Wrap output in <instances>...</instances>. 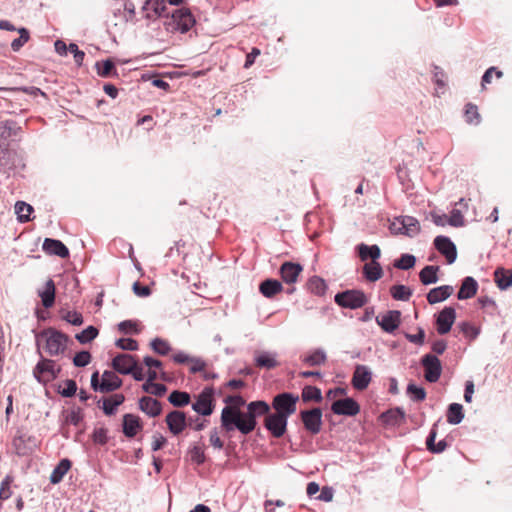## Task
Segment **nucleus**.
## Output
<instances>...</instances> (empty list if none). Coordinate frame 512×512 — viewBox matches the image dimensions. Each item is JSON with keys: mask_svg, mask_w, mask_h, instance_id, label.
<instances>
[{"mask_svg": "<svg viewBox=\"0 0 512 512\" xmlns=\"http://www.w3.org/2000/svg\"><path fill=\"white\" fill-rule=\"evenodd\" d=\"M390 292L395 300L400 301H408L412 295V290L402 284L392 286Z\"/></svg>", "mask_w": 512, "mask_h": 512, "instance_id": "a19ab883", "label": "nucleus"}, {"mask_svg": "<svg viewBox=\"0 0 512 512\" xmlns=\"http://www.w3.org/2000/svg\"><path fill=\"white\" fill-rule=\"evenodd\" d=\"M269 413L270 406L262 400L250 402L246 412L237 408L224 407L221 412V427L226 433L237 429L247 435L256 428V418L262 415L267 416Z\"/></svg>", "mask_w": 512, "mask_h": 512, "instance_id": "f257e3e1", "label": "nucleus"}, {"mask_svg": "<svg viewBox=\"0 0 512 512\" xmlns=\"http://www.w3.org/2000/svg\"><path fill=\"white\" fill-rule=\"evenodd\" d=\"M77 391V384L74 380L68 379L65 381V387L62 390H59V393L63 397H72L75 395Z\"/></svg>", "mask_w": 512, "mask_h": 512, "instance_id": "052dcab7", "label": "nucleus"}, {"mask_svg": "<svg viewBox=\"0 0 512 512\" xmlns=\"http://www.w3.org/2000/svg\"><path fill=\"white\" fill-rule=\"evenodd\" d=\"M438 266L428 265L425 266L419 273L420 281L423 285L434 284L438 281L437 272Z\"/></svg>", "mask_w": 512, "mask_h": 512, "instance_id": "f704fd0d", "label": "nucleus"}, {"mask_svg": "<svg viewBox=\"0 0 512 512\" xmlns=\"http://www.w3.org/2000/svg\"><path fill=\"white\" fill-rule=\"evenodd\" d=\"M92 439L96 444L105 445L108 441L107 429L100 427L93 431Z\"/></svg>", "mask_w": 512, "mask_h": 512, "instance_id": "13d9d810", "label": "nucleus"}, {"mask_svg": "<svg viewBox=\"0 0 512 512\" xmlns=\"http://www.w3.org/2000/svg\"><path fill=\"white\" fill-rule=\"evenodd\" d=\"M283 286L281 282L276 279H266L262 281L259 285V291L266 298H272L279 292H281Z\"/></svg>", "mask_w": 512, "mask_h": 512, "instance_id": "cd10ccee", "label": "nucleus"}, {"mask_svg": "<svg viewBox=\"0 0 512 512\" xmlns=\"http://www.w3.org/2000/svg\"><path fill=\"white\" fill-rule=\"evenodd\" d=\"M191 364L190 366V372L195 374L197 372H201L205 369L206 363L201 358L197 357H191V360L189 361Z\"/></svg>", "mask_w": 512, "mask_h": 512, "instance_id": "338daca9", "label": "nucleus"}, {"mask_svg": "<svg viewBox=\"0 0 512 512\" xmlns=\"http://www.w3.org/2000/svg\"><path fill=\"white\" fill-rule=\"evenodd\" d=\"M331 410L337 415L355 416L359 413L360 406L354 399L347 397L334 401Z\"/></svg>", "mask_w": 512, "mask_h": 512, "instance_id": "2eb2a0df", "label": "nucleus"}, {"mask_svg": "<svg viewBox=\"0 0 512 512\" xmlns=\"http://www.w3.org/2000/svg\"><path fill=\"white\" fill-rule=\"evenodd\" d=\"M146 5H151V9L157 16L163 15L166 10L165 0H146Z\"/></svg>", "mask_w": 512, "mask_h": 512, "instance_id": "680f3d73", "label": "nucleus"}, {"mask_svg": "<svg viewBox=\"0 0 512 512\" xmlns=\"http://www.w3.org/2000/svg\"><path fill=\"white\" fill-rule=\"evenodd\" d=\"M70 338L67 334L56 330L55 328H47L42 330L36 336L37 347H40L41 342L45 343V351L50 356H57L63 354L67 348Z\"/></svg>", "mask_w": 512, "mask_h": 512, "instance_id": "f03ea898", "label": "nucleus"}, {"mask_svg": "<svg viewBox=\"0 0 512 512\" xmlns=\"http://www.w3.org/2000/svg\"><path fill=\"white\" fill-rule=\"evenodd\" d=\"M116 346L122 350L135 351L138 349V343L132 338H121L116 341Z\"/></svg>", "mask_w": 512, "mask_h": 512, "instance_id": "4d7b16f0", "label": "nucleus"}, {"mask_svg": "<svg viewBox=\"0 0 512 512\" xmlns=\"http://www.w3.org/2000/svg\"><path fill=\"white\" fill-rule=\"evenodd\" d=\"M372 374L370 369L365 365H356L352 377V385L357 390H364L371 382Z\"/></svg>", "mask_w": 512, "mask_h": 512, "instance_id": "aec40b11", "label": "nucleus"}, {"mask_svg": "<svg viewBox=\"0 0 512 512\" xmlns=\"http://www.w3.org/2000/svg\"><path fill=\"white\" fill-rule=\"evenodd\" d=\"M20 36L14 39L11 43V48L13 51H19L29 40V31L26 28H19L17 30Z\"/></svg>", "mask_w": 512, "mask_h": 512, "instance_id": "3c124183", "label": "nucleus"}, {"mask_svg": "<svg viewBox=\"0 0 512 512\" xmlns=\"http://www.w3.org/2000/svg\"><path fill=\"white\" fill-rule=\"evenodd\" d=\"M12 445L17 455L25 456L34 450L36 442L34 437L22 434L13 439Z\"/></svg>", "mask_w": 512, "mask_h": 512, "instance_id": "412c9836", "label": "nucleus"}, {"mask_svg": "<svg viewBox=\"0 0 512 512\" xmlns=\"http://www.w3.org/2000/svg\"><path fill=\"white\" fill-rule=\"evenodd\" d=\"M152 349L160 354V355H167L171 351V346L166 340H163L161 338H155L151 342Z\"/></svg>", "mask_w": 512, "mask_h": 512, "instance_id": "603ef678", "label": "nucleus"}, {"mask_svg": "<svg viewBox=\"0 0 512 512\" xmlns=\"http://www.w3.org/2000/svg\"><path fill=\"white\" fill-rule=\"evenodd\" d=\"M464 419L463 407L461 404L452 403L447 410V422L452 425H457Z\"/></svg>", "mask_w": 512, "mask_h": 512, "instance_id": "e433bc0d", "label": "nucleus"}, {"mask_svg": "<svg viewBox=\"0 0 512 512\" xmlns=\"http://www.w3.org/2000/svg\"><path fill=\"white\" fill-rule=\"evenodd\" d=\"M21 132V127L14 120L0 122V150L8 151L10 140H14Z\"/></svg>", "mask_w": 512, "mask_h": 512, "instance_id": "1a4fd4ad", "label": "nucleus"}, {"mask_svg": "<svg viewBox=\"0 0 512 512\" xmlns=\"http://www.w3.org/2000/svg\"><path fill=\"white\" fill-rule=\"evenodd\" d=\"M122 385V380L112 371H104L99 382V372L95 371L91 376V387L101 393L112 392Z\"/></svg>", "mask_w": 512, "mask_h": 512, "instance_id": "20e7f679", "label": "nucleus"}, {"mask_svg": "<svg viewBox=\"0 0 512 512\" xmlns=\"http://www.w3.org/2000/svg\"><path fill=\"white\" fill-rule=\"evenodd\" d=\"M60 367L56 366L54 360L43 358L35 366L33 370L34 377L40 383H47L57 378Z\"/></svg>", "mask_w": 512, "mask_h": 512, "instance_id": "0eeeda50", "label": "nucleus"}, {"mask_svg": "<svg viewBox=\"0 0 512 512\" xmlns=\"http://www.w3.org/2000/svg\"><path fill=\"white\" fill-rule=\"evenodd\" d=\"M288 418L278 413H269L264 420L265 428L275 437H282L287 428Z\"/></svg>", "mask_w": 512, "mask_h": 512, "instance_id": "f8f14e48", "label": "nucleus"}, {"mask_svg": "<svg viewBox=\"0 0 512 512\" xmlns=\"http://www.w3.org/2000/svg\"><path fill=\"white\" fill-rule=\"evenodd\" d=\"M389 228L394 234H404L409 237H414L420 231V224L418 220L412 216H400L394 219Z\"/></svg>", "mask_w": 512, "mask_h": 512, "instance_id": "39448f33", "label": "nucleus"}, {"mask_svg": "<svg viewBox=\"0 0 512 512\" xmlns=\"http://www.w3.org/2000/svg\"><path fill=\"white\" fill-rule=\"evenodd\" d=\"M434 246L443 256H445L448 264L455 262L457 258V249L449 237L442 235L437 236L434 239Z\"/></svg>", "mask_w": 512, "mask_h": 512, "instance_id": "4468645a", "label": "nucleus"}, {"mask_svg": "<svg viewBox=\"0 0 512 512\" xmlns=\"http://www.w3.org/2000/svg\"><path fill=\"white\" fill-rule=\"evenodd\" d=\"M407 393L411 396L414 401H423L426 397V391L422 387H418L413 383L407 386Z\"/></svg>", "mask_w": 512, "mask_h": 512, "instance_id": "5fc2aeb1", "label": "nucleus"}, {"mask_svg": "<svg viewBox=\"0 0 512 512\" xmlns=\"http://www.w3.org/2000/svg\"><path fill=\"white\" fill-rule=\"evenodd\" d=\"M136 363L137 361L134 356L130 354H119L112 360V367L120 374L128 375L133 372Z\"/></svg>", "mask_w": 512, "mask_h": 512, "instance_id": "6ab92c4d", "label": "nucleus"}, {"mask_svg": "<svg viewBox=\"0 0 512 512\" xmlns=\"http://www.w3.org/2000/svg\"><path fill=\"white\" fill-rule=\"evenodd\" d=\"M125 398L122 394H114L103 401V412L108 415H114L118 406L124 402Z\"/></svg>", "mask_w": 512, "mask_h": 512, "instance_id": "473e14b6", "label": "nucleus"}, {"mask_svg": "<svg viewBox=\"0 0 512 512\" xmlns=\"http://www.w3.org/2000/svg\"><path fill=\"white\" fill-rule=\"evenodd\" d=\"M190 394L184 391L174 390L170 393L168 401L175 407H183L190 403Z\"/></svg>", "mask_w": 512, "mask_h": 512, "instance_id": "4c0bfd02", "label": "nucleus"}, {"mask_svg": "<svg viewBox=\"0 0 512 512\" xmlns=\"http://www.w3.org/2000/svg\"><path fill=\"white\" fill-rule=\"evenodd\" d=\"M382 417L386 423L396 425L404 421L405 412L401 408H395L384 413Z\"/></svg>", "mask_w": 512, "mask_h": 512, "instance_id": "79ce46f5", "label": "nucleus"}, {"mask_svg": "<svg viewBox=\"0 0 512 512\" xmlns=\"http://www.w3.org/2000/svg\"><path fill=\"white\" fill-rule=\"evenodd\" d=\"M11 478L7 476L1 483L0 488V499L6 500L11 496V490H10V484H11Z\"/></svg>", "mask_w": 512, "mask_h": 512, "instance_id": "774afa93", "label": "nucleus"}, {"mask_svg": "<svg viewBox=\"0 0 512 512\" xmlns=\"http://www.w3.org/2000/svg\"><path fill=\"white\" fill-rule=\"evenodd\" d=\"M298 400L299 397L297 395L283 392L273 398L272 407L276 411L275 413L285 415L286 418H289L290 415L295 413Z\"/></svg>", "mask_w": 512, "mask_h": 512, "instance_id": "423d86ee", "label": "nucleus"}, {"mask_svg": "<svg viewBox=\"0 0 512 512\" xmlns=\"http://www.w3.org/2000/svg\"><path fill=\"white\" fill-rule=\"evenodd\" d=\"M33 212V207L23 201H18L15 204V213L17 214L18 221L25 223L31 220L30 214Z\"/></svg>", "mask_w": 512, "mask_h": 512, "instance_id": "58836bf2", "label": "nucleus"}, {"mask_svg": "<svg viewBox=\"0 0 512 512\" xmlns=\"http://www.w3.org/2000/svg\"><path fill=\"white\" fill-rule=\"evenodd\" d=\"M454 289L450 285H443L433 288L427 294V301L429 304H436L449 298Z\"/></svg>", "mask_w": 512, "mask_h": 512, "instance_id": "bb28decb", "label": "nucleus"}, {"mask_svg": "<svg viewBox=\"0 0 512 512\" xmlns=\"http://www.w3.org/2000/svg\"><path fill=\"white\" fill-rule=\"evenodd\" d=\"M416 257L412 254H402L401 257L394 261V267L401 270H409L415 266Z\"/></svg>", "mask_w": 512, "mask_h": 512, "instance_id": "a18cd8bd", "label": "nucleus"}, {"mask_svg": "<svg viewBox=\"0 0 512 512\" xmlns=\"http://www.w3.org/2000/svg\"><path fill=\"white\" fill-rule=\"evenodd\" d=\"M139 408L150 417H157L162 412L161 403L148 396H144L139 400Z\"/></svg>", "mask_w": 512, "mask_h": 512, "instance_id": "393cba45", "label": "nucleus"}, {"mask_svg": "<svg viewBox=\"0 0 512 512\" xmlns=\"http://www.w3.org/2000/svg\"><path fill=\"white\" fill-rule=\"evenodd\" d=\"M421 365L424 368V377L426 381L435 383L439 380L442 372V365L436 355L425 354L421 358Z\"/></svg>", "mask_w": 512, "mask_h": 512, "instance_id": "6e6552de", "label": "nucleus"}, {"mask_svg": "<svg viewBox=\"0 0 512 512\" xmlns=\"http://www.w3.org/2000/svg\"><path fill=\"white\" fill-rule=\"evenodd\" d=\"M118 329L120 332L128 334V333H138L137 324L131 320H125L118 324Z\"/></svg>", "mask_w": 512, "mask_h": 512, "instance_id": "e2e57ef3", "label": "nucleus"}, {"mask_svg": "<svg viewBox=\"0 0 512 512\" xmlns=\"http://www.w3.org/2000/svg\"><path fill=\"white\" fill-rule=\"evenodd\" d=\"M455 318L456 312L452 307H445L441 312H439L436 319L438 333L441 335L448 333L455 321Z\"/></svg>", "mask_w": 512, "mask_h": 512, "instance_id": "a211bd4d", "label": "nucleus"}, {"mask_svg": "<svg viewBox=\"0 0 512 512\" xmlns=\"http://www.w3.org/2000/svg\"><path fill=\"white\" fill-rule=\"evenodd\" d=\"M465 119L469 124L478 125L480 123V114L476 105L468 103L465 107Z\"/></svg>", "mask_w": 512, "mask_h": 512, "instance_id": "09e8293b", "label": "nucleus"}, {"mask_svg": "<svg viewBox=\"0 0 512 512\" xmlns=\"http://www.w3.org/2000/svg\"><path fill=\"white\" fill-rule=\"evenodd\" d=\"M42 249L49 255H56L61 258L69 256L68 248L60 240L46 238L43 242Z\"/></svg>", "mask_w": 512, "mask_h": 512, "instance_id": "5701e85b", "label": "nucleus"}, {"mask_svg": "<svg viewBox=\"0 0 512 512\" xmlns=\"http://www.w3.org/2000/svg\"><path fill=\"white\" fill-rule=\"evenodd\" d=\"M191 460L197 464H203L205 462V454L200 446H194L190 450Z\"/></svg>", "mask_w": 512, "mask_h": 512, "instance_id": "0e129e2a", "label": "nucleus"}, {"mask_svg": "<svg viewBox=\"0 0 512 512\" xmlns=\"http://www.w3.org/2000/svg\"><path fill=\"white\" fill-rule=\"evenodd\" d=\"M213 395L214 390L212 388H205L192 404V409L203 416L211 415L214 410Z\"/></svg>", "mask_w": 512, "mask_h": 512, "instance_id": "9b49d317", "label": "nucleus"}, {"mask_svg": "<svg viewBox=\"0 0 512 512\" xmlns=\"http://www.w3.org/2000/svg\"><path fill=\"white\" fill-rule=\"evenodd\" d=\"M363 273L368 281L375 282L382 277L383 270L378 262L372 261L371 263H366L364 265Z\"/></svg>", "mask_w": 512, "mask_h": 512, "instance_id": "2f4dec72", "label": "nucleus"}, {"mask_svg": "<svg viewBox=\"0 0 512 512\" xmlns=\"http://www.w3.org/2000/svg\"><path fill=\"white\" fill-rule=\"evenodd\" d=\"M334 300L340 307L349 309L361 308L368 302L365 293L356 289L339 292L335 295Z\"/></svg>", "mask_w": 512, "mask_h": 512, "instance_id": "7ed1b4c3", "label": "nucleus"}, {"mask_svg": "<svg viewBox=\"0 0 512 512\" xmlns=\"http://www.w3.org/2000/svg\"><path fill=\"white\" fill-rule=\"evenodd\" d=\"M98 336V329L94 326H88L86 329L81 331L80 333H77L75 335V338L77 341H79L81 344H86L94 340Z\"/></svg>", "mask_w": 512, "mask_h": 512, "instance_id": "c03bdc74", "label": "nucleus"}, {"mask_svg": "<svg viewBox=\"0 0 512 512\" xmlns=\"http://www.w3.org/2000/svg\"><path fill=\"white\" fill-rule=\"evenodd\" d=\"M477 290V281L471 276L465 277L458 291L457 298L459 300L470 299L476 295Z\"/></svg>", "mask_w": 512, "mask_h": 512, "instance_id": "a878e982", "label": "nucleus"}, {"mask_svg": "<svg viewBox=\"0 0 512 512\" xmlns=\"http://www.w3.org/2000/svg\"><path fill=\"white\" fill-rule=\"evenodd\" d=\"M448 224L453 227H461L464 225V218L460 210L453 209L451 215L448 218Z\"/></svg>", "mask_w": 512, "mask_h": 512, "instance_id": "bf43d9fd", "label": "nucleus"}, {"mask_svg": "<svg viewBox=\"0 0 512 512\" xmlns=\"http://www.w3.org/2000/svg\"><path fill=\"white\" fill-rule=\"evenodd\" d=\"M42 304L45 308H50L55 302V284L52 279L45 283L44 290L39 292Z\"/></svg>", "mask_w": 512, "mask_h": 512, "instance_id": "7c9ffc66", "label": "nucleus"}, {"mask_svg": "<svg viewBox=\"0 0 512 512\" xmlns=\"http://www.w3.org/2000/svg\"><path fill=\"white\" fill-rule=\"evenodd\" d=\"M142 389L146 393H149V394H152V395H155V396H158V397L163 396L166 393V391H167V387L164 384L155 383V382L144 383L142 385Z\"/></svg>", "mask_w": 512, "mask_h": 512, "instance_id": "8fccbe9b", "label": "nucleus"}, {"mask_svg": "<svg viewBox=\"0 0 512 512\" xmlns=\"http://www.w3.org/2000/svg\"><path fill=\"white\" fill-rule=\"evenodd\" d=\"M308 288L313 294L320 296L325 293L327 285L322 278L313 276L308 281Z\"/></svg>", "mask_w": 512, "mask_h": 512, "instance_id": "37998d69", "label": "nucleus"}, {"mask_svg": "<svg viewBox=\"0 0 512 512\" xmlns=\"http://www.w3.org/2000/svg\"><path fill=\"white\" fill-rule=\"evenodd\" d=\"M166 424L173 435L180 434L187 426V419L184 412L173 410L166 416Z\"/></svg>", "mask_w": 512, "mask_h": 512, "instance_id": "f3484780", "label": "nucleus"}, {"mask_svg": "<svg viewBox=\"0 0 512 512\" xmlns=\"http://www.w3.org/2000/svg\"><path fill=\"white\" fill-rule=\"evenodd\" d=\"M377 324L387 333H393L401 323V312L399 310H389L383 315L376 317Z\"/></svg>", "mask_w": 512, "mask_h": 512, "instance_id": "ddd939ff", "label": "nucleus"}, {"mask_svg": "<svg viewBox=\"0 0 512 512\" xmlns=\"http://www.w3.org/2000/svg\"><path fill=\"white\" fill-rule=\"evenodd\" d=\"M357 249L362 261H366L368 258H371L372 261H376L381 255L380 248L377 245L368 246L362 243L358 245Z\"/></svg>", "mask_w": 512, "mask_h": 512, "instance_id": "72a5a7b5", "label": "nucleus"}, {"mask_svg": "<svg viewBox=\"0 0 512 512\" xmlns=\"http://www.w3.org/2000/svg\"><path fill=\"white\" fill-rule=\"evenodd\" d=\"M494 280L501 290H506L512 286V270L497 268L494 272Z\"/></svg>", "mask_w": 512, "mask_h": 512, "instance_id": "c85d7f7f", "label": "nucleus"}, {"mask_svg": "<svg viewBox=\"0 0 512 512\" xmlns=\"http://www.w3.org/2000/svg\"><path fill=\"white\" fill-rule=\"evenodd\" d=\"M405 338L411 343H414L417 345H423L424 340H425V331L419 327L417 334L406 333Z\"/></svg>", "mask_w": 512, "mask_h": 512, "instance_id": "69168bd1", "label": "nucleus"}, {"mask_svg": "<svg viewBox=\"0 0 512 512\" xmlns=\"http://www.w3.org/2000/svg\"><path fill=\"white\" fill-rule=\"evenodd\" d=\"M122 426L123 433L128 438H133L142 429L140 418L133 414H125L123 416Z\"/></svg>", "mask_w": 512, "mask_h": 512, "instance_id": "b1692460", "label": "nucleus"}, {"mask_svg": "<svg viewBox=\"0 0 512 512\" xmlns=\"http://www.w3.org/2000/svg\"><path fill=\"white\" fill-rule=\"evenodd\" d=\"M71 468V461L69 459H62L60 462L56 465V467L53 469L51 475H50V482L52 484H58L62 481L63 477L66 475V473Z\"/></svg>", "mask_w": 512, "mask_h": 512, "instance_id": "c756f323", "label": "nucleus"}, {"mask_svg": "<svg viewBox=\"0 0 512 512\" xmlns=\"http://www.w3.org/2000/svg\"><path fill=\"white\" fill-rule=\"evenodd\" d=\"M91 361V354L88 351H80L73 358V364L76 367H85Z\"/></svg>", "mask_w": 512, "mask_h": 512, "instance_id": "6e6d98bb", "label": "nucleus"}, {"mask_svg": "<svg viewBox=\"0 0 512 512\" xmlns=\"http://www.w3.org/2000/svg\"><path fill=\"white\" fill-rule=\"evenodd\" d=\"M95 66L98 75L101 77H110L115 73V65L110 59H107L103 62H97Z\"/></svg>", "mask_w": 512, "mask_h": 512, "instance_id": "de8ad7c7", "label": "nucleus"}, {"mask_svg": "<svg viewBox=\"0 0 512 512\" xmlns=\"http://www.w3.org/2000/svg\"><path fill=\"white\" fill-rule=\"evenodd\" d=\"M303 401H316L322 400L321 390L315 386H305L302 390Z\"/></svg>", "mask_w": 512, "mask_h": 512, "instance_id": "49530a36", "label": "nucleus"}, {"mask_svg": "<svg viewBox=\"0 0 512 512\" xmlns=\"http://www.w3.org/2000/svg\"><path fill=\"white\" fill-rule=\"evenodd\" d=\"M172 19L176 24V28L182 33L188 32L191 27L195 24V19L191 11L187 8L176 9L172 13Z\"/></svg>", "mask_w": 512, "mask_h": 512, "instance_id": "dca6fc26", "label": "nucleus"}, {"mask_svg": "<svg viewBox=\"0 0 512 512\" xmlns=\"http://www.w3.org/2000/svg\"><path fill=\"white\" fill-rule=\"evenodd\" d=\"M327 359L326 353L323 349H316L311 354L305 356L303 361L309 366H319L324 364Z\"/></svg>", "mask_w": 512, "mask_h": 512, "instance_id": "ea45409f", "label": "nucleus"}, {"mask_svg": "<svg viewBox=\"0 0 512 512\" xmlns=\"http://www.w3.org/2000/svg\"><path fill=\"white\" fill-rule=\"evenodd\" d=\"M302 270V266L298 263L284 262L280 267L281 278L285 283L293 284L297 281Z\"/></svg>", "mask_w": 512, "mask_h": 512, "instance_id": "4be33fe9", "label": "nucleus"}, {"mask_svg": "<svg viewBox=\"0 0 512 512\" xmlns=\"http://www.w3.org/2000/svg\"><path fill=\"white\" fill-rule=\"evenodd\" d=\"M255 363L258 367L272 369L278 366L276 355L270 352L259 353L255 357Z\"/></svg>", "mask_w": 512, "mask_h": 512, "instance_id": "c9c22d12", "label": "nucleus"}, {"mask_svg": "<svg viewBox=\"0 0 512 512\" xmlns=\"http://www.w3.org/2000/svg\"><path fill=\"white\" fill-rule=\"evenodd\" d=\"M61 317L63 320L74 326H80L83 324V316L77 311H63Z\"/></svg>", "mask_w": 512, "mask_h": 512, "instance_id": "864d4df0", "label": "nucleus"}, {"mask_svg": "<svg viewBox=\"0 0 512 512\" xmlns=\"http://www.w3.org/2000/svg\"><path fill=\"white\" fill-rule=\"evenodd\" d=\"M300 417L305 429L311 434H318L322 428V411L320 408L303 410Z\"/></svg>", "mask_w": 512, "mask_h": 512, "instance_id": "9d476101", "label": "nucleus"}]
</instances>
